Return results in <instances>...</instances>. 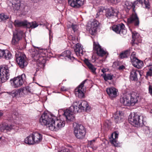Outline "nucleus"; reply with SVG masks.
Masks as SVG:
<instances>
[{
	"label": "nucleus",
	"instance_id": "f257e3e1",
	"mask_svg": "<svg viewBox=\"0 0 152 152\" xmlns=\"http://www.w3.org/2000/svg\"><path fill=\"white\" fill-rule=\"evenodd\" d=\"M39 122L42 125L46 126L53 131H57L64 127V120L61 118L57 119L56 117L50 113H43L40 118Z\"/></svg>",
	"mask_w": 152,
	"mask_h": 152
},
{
	"label": "nucleus",
	"instance_id": "f03ea898",
	"mask_svg": "<svg viewBox=\"0 0 152 152\" xmlns=\"http://www.w3.org/2000/svg\"><path fill=\"white\" fill-rule=\"evenodd\" d=\"M90 107L87 102L82 100L75 102L70 107V110L66 109L64 111L63 115L67 121H73L75 119V117L73 113L80 112L82 110L87 112L89 111Z\"/></svg>",
	"mask_w": 152,
	"mask_h": 152
},
{
	"label": "nucleus",
	"instance_id": "7ed1b4c3",
	"mask_svg": "<svg viewBox=\"0 0 152 152\" xmlns=\"http://www.w3.org/2000/svg\"><path fill=\"white\" fill-rule=\"evenodd\" d=\"M138 94L135 92L121 96L120 101L121 103L125 106H133L137 103L139 99Z\"/></svg>",
	"mask_w": 152,
	"mask_h": 152
},
{
	"label": "nucleus",
	"instance_id": "20e7f679",
	"mask_svg": "<svg viewBox=\"0 0 152 152\" xmlns=\"http://www.w3.org/2000/svg\"><path fill=\"white\" fill-rule=\"evenodd\" d=\"M42 139V135L37 132H34L26 137L24 140L25 142L29 145L38 144Z\"/></svg>",
	"mask_w": 152,
	"mask_h": 152
},
{
	"label": "nucleus",
	"instance_id": "39448f33",
	"mask_svg": "<svg viewBox=\"0 0 152 152\" xmlns=\"http://www.w3.org/2000/svg\"><path fill=\"white\" fill-rule=\"evenodd\" d=\"M12 11H24L25 6L20 0H9L7 2Z\"/></svg>",
	"mask_w": 152,
	"mask_h": 152
},
{
	"label": "nucleus",
	"instance_id": "423d86ee",
	"mask_svg": "<svg viewBox=\"0 0 152 152\" xmlns=\"http://www.w3.org/2000/svg\"><path fill=\"white\" fill-rule=\"evenodd\" d=\"M73 126L75 137L80 139L83 138L86 134V130L84 126L75 122L73 124Z\"/></svg>",
	"mask_w": 152,
	"mask_h": 152
},
{
	"label": "nucleus",
	"instance_id": "0eeeda50",
	"mask_svg": "<svg viewBox=\"0 0 152 152\" xmlns=\"http://www.w3.org/2000/svg\"><path fill=\"white\" fill-rule=\"evenodd\" d=\"M143 119L142 116L134 113L133 115H129L128 120L131 124L135 125L137 126H142L144 124Z\"/></svg>",
	"mask_w": 152,
	"mask_h": 152
},
{
	"label": "nucleus",
	"instance_id": "6e6552de",
	"mask_svg": "<svg viewBox=\"0 0 152 152\" xmlns=\"http://www.w3.org/2000/svg\"><path fill=\"white\" fill-rule=\"evenodd\" d=\"M25 78V75L23 74L21 75L11 79L10 81L11 86L14 88L20 87L23 84Z\"/></svg>",
	"mask_w": 152,
	"mask_h": 152
},
{
	"label": "nucleus",
	"instance_id": "1a4fd4ad",
	"mask_svg": "<svg viewBox=\"0 0 152 152\" xmlns=\"http://www.w3.org/2000/svg\"><path fill=\"white\" fill-rule=\"evenodd\" d=\"M15 57L16 62L20 67L23 68L27 66L28 62L26 60V56L24 54L17 52L15 54Z\"/></svg>",
	"mask_w": 152,
	"mask_h": 152
},
{
	"label": "nucleus",
	"instance_id": "9d476101",
	"mask_svg": "<svg viewBox=\"0 0 152 152\" xmlns=\"http://www.w3.org/2000/svg\"><path fill=\"white\" fill-rule=\"evenodd\" d=\"M10 74L8 67L4 65L0 68V81L2 83L6 82L9 78Z\"/></svg>",
	"mask_w": 152,
	"mask_h": 152
},
{
	"label": "nucleus",
	"instance_id": "9b49d317",
	"mask_svg": "<svg viewBox=\"0 0 152 152\" xmlns=\"http://www.w3.org/2000/svg\"><path fill=\"white\" fill-rule=\"evenodd\" d=\"M37 55L35 56L34 59L40 63L44 64L45 62L46 57L47 56V50L45 49H41L37 52Z\"/></svg>",
	"mask_w": 152,
	"mask_h": 152
},
{
	"label": "nucleus",
	"instance_id": "f8f14e48",
	"mask_svg": "<svg viewBox=\"0 0 152 152\" xmlns=\"http://www.w3.org/2000/svg\"><path fill=\"white\" fill-rule=\"evenodd\" d=\"M86 80L83 81L80 85L75 89V96L80 98H82L84 97L85 94L84 92L85 90L84 88V84L86 81Z\"/></svg>",
	"mask_w": 152,
	"mask_h": 152
},
{
	"label": "nucleus",
	"instance_id": "ddd939ff",
	"mask_svg": "<svg viewBox=\"0 0 152 152\" xmlns=\"http://www.w3.org/2000/svg\"><path fill=\"white\" fill-rule=\"evenodd\" d=\"M24 35V33L21 30H19L15 33H14L12 41V44L15 45L17 44Z\"/></svg>",
	"mask_w": 152,
	"mask_h": 152
},
{
	"label": "nucleus",
	"instance_id": "4468645a",
	"mask_svg": "<svg viewBox=\"0 0 152 152\" xmlns=\"http://www.w3.org/2000/svg\"><path fill=\"white\" fill-rule=\"evenodd\" d=\"M129 24H132L136 26H138L139 24V18L136 13H133L130 17L127 19Z\"/></svg>",
	"mask_w": 152,
	"mask_h": 152
},
{
	"label": "nucleus",
	"instance_id": "2eb2a0df",
	"mask_svg": "<svg viewBox=\"0 0 152 152\" xmlns=\"http://www.w3.org/2000/svg\"><path fill=\"white\" fill-rule=\"evenodd\" d=\"M143 4L142 0H137L132 3L129 1H126L124 2V7L125 9L129 10L132 7L134 9L136 6H138V4Z\"/></svg>",
	"mask_w": 152,
	"mask_h": 152
},
{
	"label": "nucleus",
	"instance_id": "dca6fc26",
	"mask_svg": "<svg viewBox=\"0 0 152 152\" xmlns=\"http://www.w3.org/2000/svg\"><path fill=\"white\" fill-rule=\"evenodd\" d=\"M93 50L99 56H102L106 53V52L101 48L99 43L94 41L93 42Z\"/></svg>",
	"mask_w": 152,
	"mask_h": 152
},
{
	"label": "nucleus",
	"instance_id": "f3484780",
	"mask_svg": "<svg viewBox=\"0 0 152 152\" xmlns=\"http://www.w3.org/2000/svg\"><path fill=\"white\" fill-rule=\"evenodd\" d=\"M99 24V22L96 20H94L91 22L90 24L91 28L89 29V32L92 35H94L96 32L97 27Z\"/></svg>",
	"mask_w": 152,
	"mask_h": 152
},
{
	"label": "nucleus",
	"instance_id": "a211bd4d",
	"mask_svg": "<svg viewBox=\"0 0 152 152\" xmlns=\"http://www.w3.org/2000/svg\"><path fill=\"white\" fill-rule=\"evenodd\" d=\"M85 0H68L69 4L73 7L78 8L83 5Z\"/></svg>",
	"mask_w": 152,
	"mask_h": 152
},
{
	"label": "nucleus",
	"instance_id": "6ab92c4d",
	"mask_svg": "<svg viewBox=\"0 0 152 152\" xmlns=\"http://www.w3.org/2000/svg\"><path fill=\"white\" fill-rule=\"evenodd\" d=\"M106 12L105 15L108 18H111L114 17H117L118 16V11L112 8L107 10Z\"/></svg>",
	"mask_w": 152,
	"mask_h": 152
},
{
	"label": "nucleus",
	"instance_id": "aec40b11",
	"mask_svg": "<svg viewBox=\"0 0 152 152\" xmlns=\"http://www.w3.org/2000/svg\"><path fill=\"white\" fill-rule=\"evenodd\" d=\"M117 91L113 87H110L106 89V91L109 96L111 98H115L117 96Z\"/></svg>",
	"mask_w": 152,
	"mask_h": 152
},
{
	"label": "nucleus",
	"instance_id": "412c9836",
	"mask_svg": "<svg viewBox=\"0 0 152 152\" xmlns=\"http://www.w3.org/2000/svg\"><path fill=\"white\" fill-rule=\"evenodd\" d=\"M123 117L124 116L122 112L117 111L113 115V119L114 120L116 123H119L123 121Z\"/></svg>",
	"mask_w": 152,
	"mask_h": 152
},
{
	"label": "nucleus",
	"instance_id": "4be33fe9",
	"mask_svg": "<svg viewBox=\"0 0 152 152\" xmlns=\"http://www.w3.org/2000/svg\"><path fill=\"white\" fill-rule=\"evenodd\" d=\"M74 51L77 56H81L83 55V48L80 44L77 43L76 45Z\"/></svg>",
	"mask_w": 152,
	"mask_h": 152
},
{
	"label": "nucleus",
	"instance_id": "5701e85b",
	"mask_svg": "<svg viewBox=\"0 0 152 152\" xmlns=\"http://www.w3.org/2000/svg\"><path fill=\"white\" fill-rule=\"evenodd\" d=\"M139 74L140 75L139 71L134 69H132L130 72V79L134 81L137 80V75Z\"/></svg>",
	"mask_w": 152,
	"mask_h": 152
},
{
	"label": "nucleus",
	"instance_id": "b1692460",
	"mask_svg": "<svg viewBox=\"0 0 152 152\" xmlns=\"http://www.w3.org/2000/svg\"><path fill=\"white\" fill-rule=\"evenodd\" d=\"M61 55L64 57L66 59H68L72 61H73L75 59L73 55L71 54V52L69 50H66L64 51L62 53Z\"/></svg>",
	"mask_w": 152,
	"mask_h": 152
},
{
	"label": "nucleus",
	"instance_id": "393cba45",
	"mask_svg": "<svg viewBox=\"0 0 152 152\" xmlns=\"http://www.w3.org/2000/svg\"><path fill=\"white\" fill-rule=\"evenodd\" d=\"M133 65L138 69L141 68L143 66V63L142 61L137 58L131 61Z\"/></svg>",
	"mask_w": 152,
	"mask_h": 152
},
{
	"label": "nucleus",
	"instance_id": "a878e982",
	"mask_svg": "<svg viewBox=\"0 0 152 152\" xmlns=\"http://www.w3.org/2000/svg\"><path fill=\"white\" fill-rule=\"evenodd\" d=\"M24 90V88H21L18 90H14L11 92H8L7 93L10 95L12 96V97L17 96L19 93L23 92Z\"/></svg>",
	"mask_w": 152,
	"mask_h": 152
},
{
	"label": "nucleus",
	"instance_id": "bb28decb",
	"mask_svg": "<svg viewBox=\"0 0 152 152\" xmlns=\"http://www.w3.org/2000/svg\"><path fill=\"white\" fill-rule=\"evenodd\" d=\"M27 21L24 20L20 21L18 20H15L14 22V24L16 27H20L21 26H26L27 27Z\"/></svg>",
	"mask_w": 152,
	"mask_h": 152
},
{
	"label": "nucleus",
	"instance_id": "cd10ccee",
	"mask_svg": "<svg viewBox=\"0 0 152 152\" xmlns=\"http://www.w3.org/2000/svg\"><path fill=\"white\" fill-rule=\"evenodd\" d=\"M86 64L91 71L94 74H96V68L91 64L88 60H86L85 61Z\"/></svg>",
	"mask_w": 152,
	"mask_h": 152
},
{
	"label": "nucleus",
	"instance_id": "c85d7f7f",
	"mask_svg": "<svg viewBox=\"0 0 152 152\" xmlns=\"http://www.w3.org/2000/svg\"><path fill=\"white\" fill-rule=\"evenodd\" d=\"M121 26V28H118V30L120 31V33L118 34L121 35H124L126 33V30L125 28V25L123 23H121L118 24V26Z\"/></svg>",
	"mask_w": 152,
	"mask_h": 152
},
{
	"label": "nucleus",
	"instance_id": "c756f323",
	"mask_svg": "<svg viewBox=\"0 0 152 152\" xmlns=\"http://www.w3.org/2000/svg\"><path fill=\"white\" fill-rule=\"evenodd\" d=\"M4 55L3 58L7 60L11 59L12 56L11 53L7 50H4Z\"/></svg>",
	"mask_w": 152,
	"mask_h": 152
},
{
	"label": "nucleus",
	"instance_id": "7c9ffc66",
	"mask_svg": "<svg viewBox=\"0 0 152 152\" xmlns=\"http://www.w3.org/2000/svg\"><path fill=\"white\" fill-rule=\"evenodd\" d=\"M139 37V34L136 32H132V42L134 43H137V42L138 41V38Z\"/></svg>",
	"mask_w": 152,
	"mask_h": 152
},
{
	"label": "nucleus",
	"instance_id": "2f4dec72",
	"mask_svg": "<svg viewBox=\"0 0 152 152\" xmlns=\"http://www.w3.org/2000/svg\"><path fill=\"white\" fill-rule=\"evenodd\" d=\"M38 26V24L35 21L29 22L27 21V28H35Z\"/></svg>",
	"mask_w": 152,
	"mask_h": 152
},
{
	"label": "nucleus",
	"instance_id": "473e14b6",
	"mask_svg": "<svg viewBox=\"0 0 152 152\" xmlns=\"http://www.w3.org/2000/svg\"><path fill=\"white\" fill-rule=\"evenodd\" d=\"M101 76L103 77L104 80L107 81L108 80H111L113 79V75L111 74H102Z\"/></svg>",
	"mask_w": 152,
	"mask_h": 152
},
{
	"label": "nucleus",
	"instance_id": "72a5a7b5",
	"mask_svg": "<svg viewBox=\"0 0 152 152\" xmlns=\"http://www.w3.org/2000/svg\"><path fill=\"white\" fill-rule=\"evenodd\" d=\"M129 54L130 50H128L121 53L119 56L120 58H126L129 56Z\"/></svg>",
	"mask_w": 152,
	"mask_h": 152
},
{
	"label": "nucleus",
	"instance_id": "f704fd0d",
	"mask_svg": "<svg viewBox=\"0 0 152 152\" xmlns=\"http://www.w3.org/2000/svg\"><path fill=\"white\" fill-rule=\"evenodd\" d=\"M9 18V15L6 13H2L0 14V22L5 20Z\"/></svg>",
	"mask_w": 152,
	"mask_h": 152
},
{
	"label": "nucleus",
	"instance_id": "c9c22d12",
	"mask_svg": "<svg viewBox=\"0 0 152 152\" xmlns=\"http://www.w3.org/2000/svg\"><path fill=\"white\" fill-rule=\"evenodd\" d=\"M13 126L10 124H5L3 126V128L7 131H10L13 129Z\"/></svg>",
	"mask_w": 152,
	"mask_h": 152
},
{
	"label": "nucleus",
	"instance_id": "e433bc0d",
	"mask_svg": "<svg viewBox=\"0 0 152 152\" xmlns=\"http://www.w3.org/2000/svg\"><path fill=\"white\" fill-rule=\"evenodd\" d=\"M144 131L145 133L147 135H148V136L149 137H151V136L150 135L151 133V131L150 130L149 127L147 126H144Z\"/></svg>",
	"mask_w": 152,
	"mask_h": 152
},
{
	"label": "nucleus",
	"instance_id": "4c0bfd02",
	"mask_svg": "<svg viewBox=\"0 0 152 152\" xmlns=\"http://www.w3.org/2000/svg\"><path fill=\"white\" fill-rule=\"evenodd\" d=\"M104 10V8L103 7H101L99 8L98 10L97 13L96 15V18H97L99 16L102 15L103 11Z\"/></svg>",
	"mask_w": 152,
	"mask_h": 152
},
{
	"label": "nucleus",
	"instance_id": "58836bf2",
	"mask_svg": "<svg viewBox=\"0 0 152 152\" xmlns=\"http://www.w3.org/2000/svg\"><path fill=\"white\" fill-rule=\"evenodd\" d=\"M121 26H118V24L117 25H113L112 27V29L117 34L120 33V31L118 30V28H121Z\"/></svg>",
	"mask_w": 152,
	"mask_h": 152
},
{
	"label": "nucleus",
	"instance_id": "ea45409f",
	"mask_svg": "<svg viewBox=\"0 0 152 152\" xmlns=\"http://www.w3.org/2000/svg\"><path fill=\"white\" fill-rule=\"evenodd\" d=\"M142 1L143 4H142L143 5L144 4L145 8L147 9L149 8L150 7V6L148 0H142Z\"/></svg>",
	"mask_w": 152,
	"mask_h": 152
},
{
	"label": "nucleus",
	"instance_id": "a19ab883",
	"mask_svg": "<svg viewBox=\"0 0 152 152\" xmlns=\"http://www.w3.org/2000/svg\"><path fill=\"white\" fill-rule=\"evenodd\" d=\"M137 58L135 56V52H133L132 53V55L130 56V59L131 61L134 60L135 59H137Z\"/></svg>",
	"mask_w": 152,
	"mask_h": 152
},
{
	"label": "nucleus",
	"instance_id": "79ce46f5",
	"mask_svg": "<svg viewBox=\"0 0 152 152\" xmlns=\"http://www.w3.org/2000/svg\"><path fill=\"white\" fill-rule=\"evenodd\" d=\"M147 69L148 70L146 73V75L148 76H152V70H150L149 67L147 66Z\"/></svg>",
	"mask_w": 152,
	"mask_h": 152
},
{
	"label": "nucleus",
	"instance_id": "37998d69",
	"mask_svg": "<svg viewBox=\"0 0 152 152\" xmlns=\"http://www.w3.org/2000/svg\"><path fill=\"white\" fill-rule=\"evenodd\" d=\"M111 143L115 146H116L117 145V144L116 143V139L113 138V139L111 141Z\"/></svg>",
	"mask_w": 152,
	"mask_h": 152
},
{
	"label": "nucleus",
	"instance_id": "c03bdc74",
	"mask_svg": "<svg viewBox=\"0 0 152 152\" xmlns=\"http://www.w3.org/2000/svg\"><path fill=\"white\" fill-rule=\"evenodd\" d=\"M72 28L73 31L75 32L77 29V26L76 25L72 24Z\"/></svg>",
	"mask_w": 152,
	"mask_h": 152
},
{
	"label": "nucleus",
	"instance_id": "a18cd8bd",
	"mask_svg": "<svg viewBox=\"0 0 152 152\" xmlns=\"http://www.w3.org/2000/svg\"><path fill=\"white\" fill-rule=\"evenodd\" d=\"M4 50L0 49V59L3 57Z\"/></svg>",
	"mask_w": 152,
	"mask_h": 152
},
{
	"label": "nucleus",
	"instance_id": "49530a36",
	"mask_svg": "<svg viewBox=\"0 0 152 152\" xmlns=\"http://www.w3.org/2000/svg\"><path fill=\"white\" fill-rule=\"evenodd\" d=\"M149 91L150 94L152 95V86L151 85L149 86Z\"/></svg>",
	"mask_w": 152,
	"mask_h": 152
},
{
	"label": "nucleus",
	"instance_id": "de8ad7c7",
	"mask_svg": "<svg viewBox=\"0 0 152 152\" xmlns=\"http://www.w3.org/2000/svg\"><path fill=\"white\" fill-rule=\"evenodd\" d=\"M56 2L58 3H64L65 0H54Z\"/></svg>",
	"mask_w": 152,
	"mask_h": 152
},
{
	"label": "nucleus",
	"instance_id": "09e8293b",
	"mask_svg": "<svg viewBox=\"0 0 152 152\" xmlns=\"http://www.w3.org/2000/svg\"><path fill=\"white\" fill-rule=\"evenodd\" d=\"M125 68V67L124 66L122 65L121 66H120L119 67H118V69L119 70H122V69H124Z\"/></svg>",
	"mask_w": 152,
	"mask_h": 152
},
{
	"label": "nucleus",
	"instance_id": "8fccbe9b",
	"mask_svg": "<svg viewBox=\"0 0 152 152\" xmlns=\"http://www.w3.org/2000/svg\"><path fill=\"white\" fill-rule=\"evenodd\" d=\"M115 134V138L114 139H117L118 137V134L116 132L114 133Z\"/></svg>",
	"mask_w": 152,
	"mask_h": 152
},
{
	"label": "nucleus",
	"instance_id": "3c124183",
	"mask_svg": "<svg viewBox=\"0 0 152 152\" xmlns=\"http://www.w3.org/2000/svg\"><path fill=\"white\" fill-rule=\"evenodd\" d=\"M3 113L2 110H0V118L2 117L3 116Z\"/></svg>",
	"mask_w": 152,
	"mask_h": 152
},
{
	"label": "nucleus",
	"instance_id": "603ef678",
	"mask_svg": "<svg viewBox=\"0 0 152 152\" xmlns=\"http://www.w3.org/2000/svg\"><path fill=\"white\" fill-rule=\"evenodd\" d=\"M101 71L104 73L103 74H105L104 73L106 72V69L103 68L101 70Z\"/></svg>",
	"mask_w": 152,
	"mask_h": 152
},
{
	"label": "nucleus",
	"instance_id": "864d4df0",
	"mask_svg": "<svg viewBox=\"0 0 152 152\" xmlns=\"http://www.w3.org/2000/svg\"><path fill=\"white\" fill-rule=\"evenodd\" d=\"M61 90L62 91H64L66 90V88L64 87H63L61 88Z\"/></svg>",
	"mask_w": 152,
	"mask_h": 152
},
{
	"label": "nucleus",
	"instance_id": "5fc2aeb1",
	"mask_svg": "<svg viewBox=\"0 0 152 152\" xmlns=\"http://www.w3.org/2000/svg\"><path fill=\"white\" fill-rule=\"evenodd\" d=\"M29 87H28V86H27V87H26L25 88L26 90L28 91V89H29Z\"/></svg>",
	"mask_w": 152,
	"mask_h": 152
},
{
	"label": "nucleus",
	"instance_id": "6e6d98bb",
	"mask_svg": "<svg viewBox=\"0 0 152 152\" xmlns=\"http://www.w3.org/2000/svg\"><path fill=\"white\" fill-rule=\"evenodd\" d=\"M72 39L74 41L75 39V37H72Z\"/></svg>",
	"mask_w": 152,
	"mask_h": 152
},
{
	"label": "nucleus",
	"instance_id": "4d7b16f0",
	"mask_svg": "<svg viewBox=\"0 0 152 152\" xmlns=\"http://www.w3.org/2000/svg\"><path fill=\"white\" fill-rule=\"evenodd\" d=\"M95 142V140H93L91 141V143L92 142Z\"/></svg>",
	"mask_w": 152,
	"mask_h": 152
},
{
	"label": "nucleus",
	"instance_id": "13d9d810",
	"mask_svg": "<svg viewBox=\"0 0 152 152\" xmlns=\"http://www.w3.org/2000/svg\"><path fill=\"white\" fill-rule=\"evenodd\" d=\"M150 113H151V114H152V109L151 110L150 112Z\"/></svg>",
	"mask_w": 152,
	"mask_h": 152
},
{
	"label": "nucleus",
	"instance_id": "bf43d9fd",
	"mask_svg": "<svg viewBox=\"0 0 152 152\" xmlns=\"http://www.w3.org/2000/svg\"><path fill=\"white\" fill-rule=\"evenodd\" d=\"M1 139V137H0V140Z\"/></svg>",
	"mask_w": 152,
	"mask_h": 152
}]
</instances>
